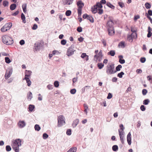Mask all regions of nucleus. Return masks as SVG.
Segmentation results:
<instances>
[{"label":"nucleus","mask_w":152,"mask_h":152,"mask_svg":"<svg viewBox=\"0 0 152 152\" xmlns=\"http://www.w3.org/2000/svg\"><path fill=\"white\" fill-rule=\"evenodd\" d=\"M4 59H5V62L7 64H9L11 61V60L10 59V58H9V57H5V58Z\"/></svg>","instance_id":"nucleus-40"},{"label":"nucleus","mask_w":152,"mask_h":152,"mask_svg":"<svg viewBox=\"0 0 152 152\" xmlns=\"http://www.w3.org/2000/svg\"><path fill=\"white\" fill-rule=\"evenodd\" d=\"M72 130L71 129H67V135L70 136L72 134Z\"/></svg>","instance_id":"nucleus-57"},{"label":"nucleus","mask_w":152,"mask_h":152,"mask_svg":"<svg viewBox=\"0 0 152 152\" xmlns=\"http://www.w3.org/2000/svg\"><path fill=\"white\" fill-rule=\"evenodd\" d=\"M64 117L63 115H60L58 118V127H60L62 126L65 124V121L64 120Z\"/></svg>","instance_id":"nucleus-2"},{"label":"nucleus","mask_w":152,"mask_h":152,"mask_svg":"<svg viewBox=\"0 0 152 152\" xmlns=\"http://www.w3.org/2000/svg\"><path fill=\"white\" fill-rule=\"evenodd\" d=\"M112 148L114 151L116 152L118 151V148L117 145H114L113 146Z\"/></svg>","instance_id":"nucleus-34"},{"label":"nucleus","mask_w":152,"mask_h":152,"mask_svg":"<svg viewBox=\"0 0 152 152\" xmlns=\"http://www.w3.org/2000/svg\"><path fill=\"white\" fill-rule=\"evenodd\" d=\"M79 122V120L78 119H76L75 120L73 121L72 124V126L73 128H75Z\"/></svg>","instance_id":"nucleus-14"},{"label":"nucleus","mask_w":152,"mask_h":152,"mask_svg":"<svg viewBox=\"0 0 152 152\" xmlns=\"http://www.w3.org/2000/svg\"><path fill=\"white\" fill-rule=\"evenodd\" d=\"M149 16H152V10H149L148 11V13H147Z\"/></svg>","instance_id":"nucleus-64"},{"label":"nucleus","mask_w":152,"mask_h":152,"mask_svg":"<svg viewBox=\"0 0 152 152\" xmlns=\"http://www.w3.org/2000/svg\"><path fill=\"white\" fill-rule=\"evenodd\" d=\"M25 80H26V83L27 84V86H31V82L29 78L25 79Z\"/></svg>","instance_id":"nucleus-43"},{"label":"nucleus","mask_w":152,"mask_h":152,"mask_svg":"<svg viewBox=\"0 0 152 152\" xmlns=\"http://www.w3.org/2000/svg\"><path fill=\"white\" fill-rule=\"evenodd\" d=\"M9 2L6 0H4L3 1L2 4L4 7H8L9 5Z\"/></svg>","instance_id":"nucleus-32"},{"label":"nucleus","mask_w":152,"mask_h":152,"mask_svg":"<svg viewBox=\"0 0 152 152\" xmlns=\"http://www.w3.org/2000/svg\"><path fill=\"white\" fill-rule=\"evenodd\" d=\"M146 59L145 57H141L140 59V61L142 63H143L146 61Z\"/></svg>","instance_id":"nucleus-47"},{"label":"nucleus","mask_w":152,"mask_h":152,"mask_svg":"<svg viewBox=\"0 0 152 152\" xmlns=\"http://www.w3.org/2000/svg\"><path fill=\"white\" fill-rule=\"evenodd\" d=\"M2 42L7 45H10L13 43L12 38L7 35L3 36L1 37Z\"/></svg>","instance_id":"nucleus-1"},{"label":"nucleus","mask_w":152,"mask_h":152,"mask_svg":"<svg viewBox=\"0 0 152 152\" xmlns=\"http://www.w3.org/2000/svg\"><path fill=\"white\" fill-rule=\"evenodd\" d=\"M148 80L149 81H151V83L152 84V75H148L147 77Z\"/></svg>","instance_id":"nucleus-60"},{"label":"nucleus","mask_w":152,"mask_h":152,"mask_svg":"<svg viewBox=\"0 0 152 152\" xmlns=\"http://www.w3.org/2000/svg\"><path fill=\"white\" fill-rule=\"evenodd\" d=\"M140 18V16L139 15H135L134 16V20L135 21H136L137 20Z\"/></svg>","instance_id":"nucleus-52"},{"label":"nucleus","mask_w":152,"mask_h":152,"mask_svg":"<svg viewBox=\"0 0 152 152\" xmlns=\"http://www.w3.org/2000/svg\"><path fill=\"white\" fill-rule=\"evenodd\" d=\"M19 127L20 128H22L25 126L26 123L23 121H20L18 123Z\"/></svg>","instance_id":"nucleus-13"},{"label":"nucleus","mask_w":152,"mask_h":152,"mask_svg":"<svg viewBox=\"0 0 152 152\" xmlns=\"http://www.w3.org/2000/svg\"><path fill=\"white\" fill-rule=\"evenodd\" d=\"M131 31H132V33H134L135 34V38H137V30L134 29L132 27L131 28Z\"/></svg>","instance_id":"nucleus-37"},{"label":"nucleus","mask_w":152,"mask_h":152,"mask_svg":"<svg viewBox=\"0 0 152 152\" xmlns=\"http://www.w3.org/2000/svg\"><path fill=\"white\" fill-rule=\"evenodd\" d=\"M83 106L85 109L84 112L87 114L88 112V111L89 110L88 106L86 104H83Z\"/></svg>","instance_id":"nucleus-38"},{"label":"nucleus","mask_w":152,"mask_h":152,"mask_svg":"<svg viewBox=\"0 0 152 152\" xmlns=\"http://www.w3.org/2000/svg\"><path fill=\"white\" fill-rule=\"evenodd\" d=\"M54 86L56 88H58L59 86V83L58 81H55L54 83Z\"/></svg>","instance_id":"nucleus-45"},{"label":"nucleus","mask_w":152,"mask_h":152,"mask_svg":"<svg viewBox=\"0 0 152 152\" xmlns=\"http://www.w3.org/2000/svg\"><path fill=\"white\" fill-rule=\"evenodd\" d=\"M74 45L72 44L67 50V56H69L73 55L75 51L74 50Z\"/></svg>","instance_id":"nucleus-6"},{"label":"nucleus","mask_w":152,"mask_h":152,"mask_svg":"<svg viewBox=\"0 0 152 152\" xmlns=\"http://www.w3.org/2000/svg\"><path fill=\"white\" fill-rule=\"evenodd\" d=\"M32 97L33 96L32 93L31 91H29L28 92V94H27V99L29 100H31V99L32 98Z\"/></svg>","instance_id":"nucleus-26"},{"label":"nucleus","mask_w":152,"mask_h":152,"mask_svg":"<svg viewBox=\"0 0 152 152\" xmlns=\"http://www.w3.org/2000/svg\"><path fill=\"white\" fill-rule=\"evenodd\" d=\"M35 108V106L33 104H30L28 106V111L30 112H32Z\"/></svg>","instance_id":"nucleus-16"},{"label":"nucleus","mask_w":152,"mask_h":152,"mask_svg":"<svg viewBox=\"0 0 152 152\" xmlns=\"http://www.w3.org/2000/svg\"><path fill=\"white\" fill-rule=\"evenodd\" d=\"M38 28L37 25L36 24H34L33 26L32 27V29L33 30H35L37 29Z\"/></svg>","instance_id":"nucleus-58"},{"label":"nucleus","mask_w":152,"mask_h":152,"mask_svg":"<svg viewBox=\"0 0 152 152\" xmlns=\"http://www.w3.org/2000/svg\"><path fill=\"white\" fill-rule=\"evenodd\" d=\"M17 7V5L15 3L12 4L10 6V9L11 10H15Z\"/></svg>","instance_id":"nucleus-23"},{"label":"nucleus","mask_w":152,"mask_h":152,"mask_svg":"<svg viewBox=\"0 0 152 152\" xmlns=\"http://www.w3.org/2000/svg\"><path fill=\"white\" fill-rule=\"evenodd\" d=\"M34 128L35 130L37 131H39L41 129V127L39 125L37 124L35 125Z\"/></svg>","instance_id":"nucleus-36"},{"label":"nucleus","mask_w":152,"mask_h":152,"mask_svg":"<svg viewBox=\"0 0 152 152\" xmlns=\"http://www.w3.org/2000/svg\"><path fill=\"white\" fill-rule=\"evenodd\" d=\"M148 93V91L146 89H143L142 91V93L143 95H145Z\"/></svg>","instance_id":"nucleus-50"},{"label":"nucleus","mask_w":152,"mask_h":152,"mask_svg":"<svg viewBox=\"0 0 152 152\" xmlns=\"http://www.w3.org/2000/svg\"><path fill=\"white\" fill-rule=\"evenodd\" d=\"M21 18L22 20V22L23 23H26V17L25 15L22 12L21 13Z\"/></svg>","instance_id":"nucleus-19"},{"label":"nucleus","mask_w":152,"mask_h":152,"mask_svg":"<svg viewBox=\"0 0 152 152\" xmlns=\"http://www.w3.org/2000/svg\"><path fill=\"white\" fill-rule=\"evenodd\" d=\"M66 43V40L64 39H62L61 42V44L62 45H65Z\"/></svg>","instance_id":"nucleus-59"},{"label":"nucleus","mask_w":152,"mask_h":152,"mask_svg":"<svg viewBox=\"0 0 152 152\" xmlns=\"http://www.w3.org/2000/svg\"><path fill=\"white\" fill-rule=\"evenodd\" d=\"M114 64H108L106 67V72L107 74L111 75L112 72L114 69Z\"/></svg>","instance_id":"nucleus-4"},{"label":"nucleus","mask_w":152,"mask_h":152,"mask_svg":"<svg viewBox=\"0 0 152 152\" xmlns=\"http://www.w3.org/2000/svg\"><path fill=\"white\" fill-rule=\"evenodd\" d=\"M113 17L112 16H109L108 17L109 20L107 21V25H111L110 24V21H112V20L113 18Z\"/></svg>","instance_id":"nucleus-35"},{"label":"nucleus","mask_w":152,"mask_h":152,"mask_svg":"<svg viewBox=\"0 0 152 152\" xmlns=\"http://www.w3.org/2000/svg\"><path fill=\"white\" fill-rule=\"evenodd\" d=\"M89 87V86H86L84 87H83L81 89L82 93H83L85 92L86 90V88H88Z\"/></svg>","instance_id":"nucleus-61"},{"label":"nucleus","mask_w":152,"mask_h":152,"mask_svg":"<svg viewBox=\"0 0 152 152\" xmlns=\"http://www.w3.org/2000/svg\"><path fill=\"white\" fill-rule=\"evenodd\" d=\"M76 92V90L75 88H72L71 89L70 93L72 94H74Z\"/></svg>","instance_id":"nucleus-48"},{"label":"nucleus","mask_w":152,"mask_h":152,"mask_svg":"<svg viewBox=\"0 0 152 152\" xmlns=\"http://www.w3.org/2000/svg\"><path fill=\"white\" fill-rule=\"evenodd\" d=\"M21 140L20 139L18 138L16 139L13 142V144H15L14 145H16V146H20L21 145Z\"/></svg>","instance_id":"nucleus-9"},{"label":"nucleus","mask_w":152,"mask_h":152,"mask_svg":"<svg viewBox=\"0 0 152 152\" xmlns=\"http://www.w3.org/2000/svg\"><path fill=\"white\" fill-rule=\"evenodd\" d=\"M145 6L147 9H149L151 7V4L150 3L146 2L145 4Z\"/></svg>","instance_id":"nucleus-31"},{"label":"nucleus","mask_w":152,"mask_h":152,"mask_svg":"<svg viewBox=\"0 0 152 152\" xmlns=\"http://www.w3.org/2000/svg\"><path fill=\"white\" fill-rule=\"evenodd\" d=\"M118 4L122 8L125 7L124 3L123 2H118Z\"/></svg>","instance_id":"nucleus-39"},{"label":"nucleus","mask_w":152,"mask_h":152,"mask_svg":"<svg viewBox=\"0 0 152 152\" xmlns=\"http://www.w3.org/2000/svg\"><path fill=\"white\" fill-rule=\"evenodd\" d=\"M112 21H110V24L112 25V26H113L115 23H116L117 21L116 20H114L113 18L112 19Z\"/></svg>","instance_id":"nucleus-53"},{"label":"nucleus","mask_w":152,"mask_h":152,"mask_svg":"<svg viewBox=\"0 0 152 152\" xmlns=\"http://www.w3.org/2000/svg\"><path fill=\"white\" fill-rule=\"evenodd\" d=\"M97 66L99 69H102L104 66V64L102 63H98L97 64Z\"/></svg>","instance_id":"nucleus-33"},{"label":"nucleus","mask_w":152,"mask_h":152,"mask_svg":"<svg viewBox=\"0 0 152 152\" xmlns=\"http://www.w3.org/2000/svg\"><path fill=\"white\" fill-rule=\"evenodd\" d=\"M12 71L13 69L12 66L8 68L5 75V78L6 79H7L10 77L12 73Z\"/></svg>","instance_id":"nucleus-5"},{"label":"nucleus","mask_w":152,"mask_h":152,"mask_svg":"<svg viewBox=\"0 0 152 152\" xmlns=\"http://www.w3.org/2000/svg\"><path fill=\"white\" fill-rule=\"evenodd\" d=\"M107 29L108 32V35L112 36L115 34V30L113 26L112 25H107Z\"/></svg>","instance_id":"nucleus-3"},{"label":"nucleus","mask_w":152,"mask_h":152,"mask_svg":"<svg viewBox=\"0 0 152 152\" xmlns=\"http://www.w3.org/2000/svg\"><path fill=\"white\" fill-rule=\"evenodd\" d=\"M32 72L31 70H26L25 71V77L23 78V80H25L28 78H29V77L31 76Z\"/></svg>","instance_id":"nucleus-7"},{"label":"nucleus","mask_w":152,"mask_h":152,"mask_svg":"<svg viewBox=\"0 0 152 152\" xmlns=\"http://www.w3.org/2000/svg\"><path fill=\"white\" fill-rule=\"evenodd\" d=\"M77 31L79 33L83 31V28L81 26H78L77 28Z\"/></svg>","instance_id":"nucleus-51"},{"label":"nucleus","mask_w":152,"mask_h":152,"mask_svg":"<svg viewBox=\"0 0 152 152\" xmlns=\"http://www.w3.org/2000/svg\"><path fill=\"white\" fill-rule=\"evenodd\" d=\"M118 46H121L122 48H124L125 46V42L121 41L120 42L118 45Z\"/></svg>","instance_id":"nucleus-30"},{"label":"nucleus","mask_w":152,"mask_h":152,"mask_svg":"<svg viewBox=\"0 0 152 152\" xmlns=\"http://www.w3.org/2000/svg\"><path fill=\"white\" fill-rule=\"evenodd\" d=\"M48 135L46 133H44L43 134L42 138L44 139H47L48 137Z\"/></svg>","instance_id":"nucleus-49"},{"label":"nucleus","mask_w":152,"mask_h":152,"mask_svg":"<svg viewBox=\"0 0 152 152\" xmlns=\"http://www.w3.org/2000/svg\"><path fill=\"white\" fill-rule=\"evenodd\" d=\"M127 140L129 145H130L131 144L132 138L131 137V133L129 132L127 136Z\"/></svg>","instance_id":"nucleus-12"},{"label":"nucleus","mask_w":152,"mask_h":152,"mask_svg":"<svg viewBox=\"0 0 152 152\" xmlns=\"http://www.w3.org/2000/svg\"><path fill=\"white\" fill-rule=\"evenodd\" d=\"M19 146L14 145L12 147V149L15 152H19Z\"/></svg>","instance_id":"nucleus-27"},{"label":"nucleus","mask_w":152,"mask_h":152,"mask_svg":"<svg viewBox=\"0 0 152 152\" xmlns=\"http://www.w3.org/2000/svg\"><path fill=\"white\" fill-rule=\"evenodd\" d=\"M133 33L131 35L128 34L127 36V38L129 42H132L133 41V37L132 36Z\"/></svg>","instance_id":"nucleus-22"},{"label":"nucleus","mask_w":152,"mask_h":152,"mask_svg":"<svg viewBox=\"0 0 152 152\" xmlns=\"http://www.w3.org/2000/svg\"><path fill=\"white\" fill-rule=\"evenodd\" d=\"M119 127L120 128V130H121V131L124 132V130L125 129V127H124L123 124H120L119 125Z\"/></svg>","instance_id":"nucleus-62"},{"label":"nucleus","mask_w":152,"mask_h":152,"mask_svg":"<svg viewBox=\"0 0 152 152\" xmlns=\"http://www.w3.org/2000/svg\"><path fill=\"white\" fill-rule=\"evenodd\" d=\"M97 7H94V6L91 8V11L92 13L94 14H95L97 12Z\"/></svg>","instance_id":"nucleus-17"},{"label":"nucleus","mask_w":152,"mask_h":152,"mask_svg":"<svg viewBox=\"0 0 152 152\" xmlns=\"http://www.w3.org/2000/svg\"><path fill=\"white\" fill-rule=\"evenodd\" d=\"M11 148L9 145H7L6 146V150L7 151L9 152L11 150Z\"/></svg>","instance_id":"nucleus-46"},{"label":"nucleus","mask_w":152,"mask_h":152,"mask_svg":"<svg viewBox=\"0 0 152 152\" xmlns=\"http://www.w3.org/2000/svg\"><path fill=\"white\" fill-rule=\"evenodd\" d=\"M94 7H96L97 8H98L99 9L102 8L103 6L100 2H96V4L94 6Z\"/></svg>","instance_id":"nucleus-18"},{"label":"nucleus","mask_w":152,"mask_h":152,"mask_svg":"<svg viewBox=\"0 0 152 152\" xmlns=\"http://www.w3.org/2000/svg\"><path fill=\"white\" fill-rule=\"evenodd\" d=\"M4 26L6 29V31L10 30L12 26V23L11 22H10L6 23L4 25Z\"/></svg>","instance_id":"nucleus-11"},{"label":"nucleus","mask_w":152,"mask_h":152,"mask_svg":"<svg viewBox=\"0 0 152 152\" xmlns=\"http://www.w3.org/2000/svg\"><path fill=\"white\" fill-rule=\"evenodd\" d=\"M106 5L112 9H114L115 8V7L109 2H107Z\"/></svg>","instance_id":"nucleus-20"},{"label":"nucleus","mask_w":152,"mask_h":152,"mask_svg":"<svg viewBox=\"0 0 152 152\" xmlns=\"http://www.w3.org/2000/svg\"><path fill=\"white\" fill-rule=\"evenodd\" d=\"M124 75V73L123 72H120L118 73L117 74V77H119L120 78H122L123 77V76Z\"/></svg>","instance_id":"nucleus-41"},{"label":"nucleus","mask_w":152,"mask_h":152,"mask_svg":"<svg viewBox=\"0 0 152 152\" xmlns=\"http://www.w3.org/2000/svg\"><path fill=\"white\" fill-rule=\"evenodd\" d=\"M122 68V66L120 64L118 65L115 68V69L119 71H120L121 69Z\"/></svg>","instance_id":"nucleus-54"},{"label":"nucleus","mask_w":152,"mask_h":152,"mask_svg":"<svg viewBox=\"0 0 152 152\" xmlns=\"http://www.w3.org/2000/svg\"><path fill=\"white\" fill-rule=\"evenodd\" d=\"M145 16L150 20L151 23L152 24V18L151 17L148 15L147 12H145Z\"/></svg>","instance_id":"nucleus-44"},{"label":"nucleus","mask_w":152,"mask_h":152,"mask_svg":"<svg viewBox=\"0 0 152 152\" xmlns=\"http://www.w3.org/2000/svg\"><path fill=\"white\" fill-rule=\"evenodd\" d=\"M77 148L74 147L70 148L67 152H76L77 151Z\"/></svg>","instance_id":"nucleus-25"},{"label":"nucleus","mask_w":152,"mask_h":152,"mask_svg":"<svg viewBox=\"0 0 152 152\" xmlns=\"http://www.w3.org/2000/svg\"><path fill=\"white\" fill-rule=\"evenodd\" d=\"M34 49L36 51H37V50H40L42 49L43 45L41 43L39 42L37 44L35 43L34 44Z\"/></svg>","instance_id":"nucleus-8"},{"label":"nucleus","mask_w":152,"mask_h":152,"mask_svg":"<svg viewBox=\"0 0 152 152\" xmlns=\"http://www.w3.org/2000/svg\"><path fill=\"white\" fill-rule=\"evenodd\" d=\"M140 109L141 111H144L146 110V107L143 105H142L140 106Z\"/></svg>","instance_id":"nucleus-55"},{"label":"nucleus","mask_w":152,"mask_h":152,"mask_svg":"<svg viewBox=\"0 0 152 152\" xmlns=\"http://www.w3.org/2000/svg\"><path fill=\"white\" fill-rule=\"evenodd\" d=\"M88 20H89V21L91 23H93L94 22V18L92 16L88 15V18L87 19Z\"/></svg>","instance_id":"nucleus-24"},{"label":"nucleus","mask_w":152,"mask_h":152,"mask_svg":"<svg viewBox=\"0 0 152 152\" xmlns=\"http://www.w3.org/2000/svg\"><path fill=\"white\" fill-rule=\"evenodd\" d=\"M77 5L78 9H82V8L84 6V3L81 0H80L78 1L77 2Z\"/></svg>","instance_id":"nucleus-10"},{"label":"nucleus","mask_w":152,"mask_h":152,"mask_svg":"<svg viewBox=\"0 0 152 152\" xmlns=\"http://www.w3.org/2000/svg\"><path fill=\"white\" fill-rule=\"evenodd\" d=\"M115 54V51L114 50H111L107 53L108 55H110L111 56H113Z\"/></svg>","instance_id":"nucleus-28"},{"label":"nucleus","mask_w":152,"mask_h":152,"mask_svg":"<svg viewBox=\"0 0 152 152\" xmlns=\"http://www.w3.org/2000/svg\"><path fill=\"white\" fill-rule=\"evenodd\" d=\"M150 102V100L148 99H145L143 101V104L145 105H148Z\"/></svg>","instance_id":"nucleus-29"},{"label":"nucleus","mask_w":152,"mask_h":152,"mask_svg":"<svg viewBox=\"0 0 152 152\" xmlns=\"http://www.w3.org/2000/svg\"><path fill=\"white\" fill-rule=\"evenodd\" d=\"M82 9H77V12L78 13V17H80L82 13Z\"/></svg>","instance_id":"nucleus-42"},{"label":"nucleus","mask_w":152,"mask_h":152,"mask_svg":"<svg viewBox=\"0 0 152 152\" xmlns=\"http://www.w3.org/2000/svg\"><path fill=\"white\" fill-rule=\"evenodd\" d=\"M81 57L82 58L85 59L86 61L88 60V56L85 53H83L81 56Z\"/></svg>","instance_id":"nucleus-15"},{"label":"nucleus","mask_w":152,"mask_h":152,"mask_svg":"<svg viewBox=\"0 0 152 152\" xmlns=\"http://www.w3.org/2000/svg\"><path fill=\"white\" fill-rule=\"evenodd\" d=\"M112 94L110 93H109L108 94V96L107 97V98L108 99H110L112 98Z\"/></svg>","instance_id":"nucleus-63"},{"label":"nucleus","mask_w":152,"mask_h":152,"mask_svg":"<svg viewBox=\"0 0 152 152\" xmlns=\"http://www.w3.org/2000/svg\"><path fill=\"white\" fill-rule=\"evenodd\" d=\"M98 10V11L97 12V13L100 15H102V13H103V10L102 9V8H101V9H99Z\"/></svg>","instance_id":"nucleus-56"},{"label":"nucleus","mask_w":152,"mask_h":152,"mask_svg":"<svg viewBox=\"0 0 152 152\" xmlns=\"http://www.w3.org/2000/svg\"><path fill=\"white\" fill-rule=\"evenodd\" d=\"M118 132L120 138H121V137H123V138H124L125 134L124 132L121 131H120V129H119Z\"/></svg>","instance_id":"nucleus-21"}]
</instances>
